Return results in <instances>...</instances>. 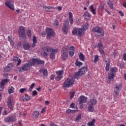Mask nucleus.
I'll use <instances>...</instances> for the list:
<instances>
[{
  "instance_id": "obj_4",
  "label": "nucleus",
  "mask_w": 126,
  "mask_h": 126,
  "mask_svg": "<svg viewBox=\"0 0 126 126\" xmlns=\"http://www.w3.org/2000/svg\"><path fill=\"white\" fill-rule=\"evenodd\" d=\"M88 68L87 66H84L79 69V71L77 72H75V74L78 76H81L82 75H84L86 72H87V70Z\"/></svg>"
},
{
  "instance_id": "obj_26",
  "label": "nucleus",
  "mask_w": 126,
  "mask_h": 126,
  "mask_svg": "<svg viewBox=\"0 0 126 126\" xmlns=\"http://www.w3.org/2000/svg\"><path fill=\"white\" fill-rule=\"evenodd\" d=\"M32 47H33V48H34V47H35V46H36V44H37V37H36V36L34 35L33 36V38H32Z\"/></svg>"
},
{
  "instance_id": "obj_64",
  "label": "nucleus",
  "mask_w": 126,
  "mask_h": 126,
  "mask_svg": "<svg viewBox=\"0 0 126 126\" xmlns=\"http://www.w3.org/2000/svg\"><path fill=\"white\" fill-rule=\"evenodd\" d=\"M57 9H58V10H59V11H60V10H62V7L58 6L57 7Z\"/></svg>"
},
{
  "instance_id": "obj_62",
  "label": "nucleus",
  "mask_w": 126,
  "mask_h": 126,
  "mask_svg": "<svg viewBox=\"0 0 126 126\" xmlns=\"http://www.w3.org/2000/svg\"><path fill=\"white\" fill-rule=\"evenodd\" d=\"M54 78H55V75H52L50 79L51 80H54Z\"/></svg>"
},
{
  "instance_id": "obj_36",
  "label": "nucleus",
  "mask_w": 126,
  "mask_h": 126,
  "mask_svg": "<svg viewBox=\"0 0 126 126\" xmlns=\"http://www.w3.org/2000/svg\"><path fill=\"white\" fill-rule=\"evenodd\" d=\"M88 110L90 112H94V105L89 104Z\"/></svg>"
},
{
  "instance_id": "obj_61",
  "label": "nucleus",
  "mask_w": 126,
  "mask_h": 126,
  "mask_svg": "<svg viewBox=\"0 0 126 126\" xmlns=\"http://www.w3.org/2000/svg\"><path fill=\"white\" fill-rule=\"evenodd\" d=\"M76 112H77V110H71V113H72V114L76 113Z\"/></svg>"
},
{
  "instance_id": "obj_8",
  "label": "nucleus",
  "mask_w": 126,
  "mask_h": 126,
  "mask_svg": "<svg viewBox=\"0 0 126 126\" xmlns=\"http://www.w3.org/2000/svg\"><path fill=\"white\" fill-rule=\"evenodd\" d=\"M16 117L13 115H11L4 118L5 123H12L16 122Z\"/></svg>"
},
{
  "instance_id": "obj_39",
  "label": "nucleus",
  "mask_w": 126,
  "mask_h": 126,
  "mask_svg": "<svg viewBox=\"0 0 126 126\" xmlns=\"http://www.w3.org/2000/svg\"><path fill=\"white\" fill-rule=\"evenodd\" d=\"M107 4L108 5H109V6H110L111 9H113L114 8V4H113V2H112V1L109 0L108 2H107Z\"/></svg>"
},
{
  "instance_id": "obj_14",
  "label": "nucleus",
  "mask_w": 126,
  "mask_h": 126,
  "mask_svg": "<svg viewBox=\"0 0 126 126\" xmlns=\"http://www.w3.org/2000/svg\"><path fill=\"white\" fill-rule=\"evenodd\" d=\"M87 102V97L82 95L80 97L79 104H85Z\"/></svg>"
},
{
  "instance_id": "obj_31",
  "label": "nucleus",
  "mask_w": 126,
  "mask_h": 126,
  "mask_svg": "<svg viewBox=\"0 0 126 126\" xmlns=\"http://www.w3.org/2000/svg\"><path fill=\"white\" fill-rule=\"evenodd\" d=\"M30 99H31V97L28 95H24L23 96V101H29Z\"/></svg>"
},
{
  "instance_id": "obj_52",
  "label": "nucleus",
  "mask_w": 126,
  "mask_h": 126,
  "mask_svg": "<svg viewBox=\"0 0 126 126\" xmlns=\"http://www.w3.org/2000/svg\"><path fill=\"white\" fill-rule=\"evenodd\" d=\"M18 57H14L13 58V61L14 62H18Z\"/></svg>"
},
{
  "instance_id": "obj_5",
  "label": "nucleus",
  "mask_w": 126,
  "mask_h": 126,
  "mask_svg": "<svg viewBox=\"0 0 126 126\" xmlns=\"http://www.w3.org/2000/svg\"><path fill=\"white\" fill-rule=\"evenodd\" d=\"M93 32L97 33L98 36L103 37L105 34L104 32L102 31V29L99 27H95L93 29Z\"/></svg>"
},
{
  "instance_id": "obj_29",
  "label": "nucleus",
  "mask_w": 126,
  "mask_h": 126,
  "mask_svg": "<svg viewBox=\"0 0 126 126\" xmlns=\"http://www.w3.org/2000/svg\"><path fill=\"white\" fill-rule=\"evenodd\" d=\"M79 58L82 62H84V61H85V56L83 55V53H80Z\"/></svg>"
},
{
  "instance_id": "obj_34",
  "label": "nucleus",
  "mask_w": 126,
  "mask_h": 126,
  "mask_svg": "<svg viewBox=\"0 0 126 126\" xmlns=\"http://www.w3.org/2000/svg\"><path fill=\"white\" fill-rule=\"evenodd\" d=\"M118 70V68L117 67H112L111 69L110 70V72H111L112 73H116Z\"/></svg>"
},
{
  "instance_id": "obj_23",
  "label": "nucleus",
  "mask_w": 126,
  "mask_h": 126,
  "mask_svg": "<svg viewBox=\"0 0 126 126\" xmlns=\"http://www.w3.org/2000/svg\"><path fill=\"white\" fill-rule=\"evenodd\" d=\"M31 47V45L28 42H25L23 44V48L24 50H29Z\"/></svg>"
},
{
  "instance_id": "obj_46",
  "label": "nucleus",
  "mask_w": 126,
  "mask_h": 126,
  "mask_svg": "<svg viewBox=\"0 0 126 126\" xmlns=\"http://www.w3.org/2000/svg\"><path fill=\"white\" fill-rule=\"evenodd\" d=\"M34 87H35V84L34 83L32 84L30 88H29V91L30 92L32 91V90H33V89L34 88Z\"/></svg>"
},
{
  "instance_id": "obj_9",
  "label": "nucleus",
  "mask_w": 126,
  "mask_h": 126,
  "mask_svg": "<svg viewBox=\"0 0 126 126\" xmlns=\"http://www.w3.org/2000/svg\"><path fill=\"white\" fill-rule=\"evenodd\" d=\"M6 6L8 7L11 10H14V5H13V2L11 0H7L5 2Z\"/></svg>"
},
{
  "instance_id": "obj_49",
  "label": "nucleus",
  "mask_w": 126,
  "mask_h": 126,
  "mask_svg": "<svg viewBox=\"0 0 126 126\" xmlns=\"http://www.w3.org/2000/svg\"><path fill=\"white\" fill-rule=\"evenodd\" d=\"M99 51L100 55H102V57H104V56H105V52H104V50L103 49H99Z\"/></svg>"
},
{
  "instance_id": "obj_19",
  "label": "nucleus",
  "mask_w": 126,
  "mask_h": 126,
  "mask_svg": "<svg viewBox=\"0 0 126 126\" xmlns=\"http://www.w3.org/2000/svg\"><path fill=\"white\" fill-rule=\"evenodd\" d=\"M70 50L71 51L69 52V56H70V57H73L74 55L75 47H74L73 46H71L70 47Z\"/></svg>"
},
{
  "instance_id": "obj_47",
  "label": "nucleus",
  "mask_w": 126,
  "mask_h": 126,
  "mask_svg": "<svg viewBox=\"0 0 126 126\" xmlns=\"http://www.w3.org/2000/svg\"><path fill=\"white\" fill-rule=\"evenodd\" d=\"M98 59H99V56L98 55H96L94 56V63H97Z\"/></svg>"
},
{
  "instance_id": "obj_16",
  "label": "nucleus",
  "mask_w": 126,
  "mask_h": 126,
  "mask_svg": "<svg viewBox=\"0 0 126 126\" xmlns=\"http://www.w3.org/2000/svg\"><path fill=\"white\" fill-rule=\"evenodd\" d=\"M85 33V31L82 28H81L78 30V35L79 37H82L83 35Z\"/></svg>"
},
{
  "instance_id": "obj_2",
  "label": "nucleus",
  "mask_w": 126,
  "mask_h": 126,
  "mask_svg": "<svg viewBox=\"0 0 126 126\" xmlns=\"http://www.w3.org/2000/svg\"><path fill=\"white\" fill-rule=\"evenodd\" d=\"M74 84V78L69 77L63 84V88H67Z\"/></svg>"
},
{
  "instance_id": "obj_63",
  "label": "nucleus",
  "mask_w": 126,
  "mask_h": 126,
  "mask_svg": "<svg viewBox=\"0 0 126 126\" xmlns=\"http://www.w3.org/2000/svg\"><path fill=\"white\" fill-rule=\"evenodd\" d=\"M50 126H58L56 125V124H54L53 123L51 122L50 123Z\"/></svg>"
},
{
  "instance_id": "obj_7",
  "label": "nucleus",
  "mask_w": 126,
  "mask_h": 126,
  "mask_svg": "<svg viewBox=\"0 0 126 126\" xmlns=\"http://www.w3.org/2000/svg\"><path fill=\"white\" fill-rule=\"evenodd\" d=\"M68 21L67 20H65L63 24V27L62 29V31L63 33L65 34H67V32H68Z\"/></svg>"
},
{
  "instance_id": "obj_48",
  "label": "nucleus",
  "mask_w": 126,
  "mask_h": 126,
  "mask_svg": "<svg viewBox=\"0 0 126 126\" xmlns=\"http://www.w3.org/2000/svg\"><path fill=\"white\" fill-rule=\"evenodd\" d=\"M27 33L29 38H31V30H28Z\"/></svg>"
},
{
  "instance_id": "obj_15",
  "label": "nucleus",
  "mask_w": 126,
  "mask_h": 126,
  "mask_svg": "<svg viewBox=\"0 0 126 126\" xmlns=\"http://www.w3.org/2000/svg\"><path fill=\"white\" fill-rule=\"evenodd\" d=\"M91 17H92V15L89 13L88 11H86L84 14V18L86 20H90L91 19Z\"/></svg>"
},
{
  "instance_id": "obj_44",
  "label": "nucleus",
  "mask_w": 126,
  "mask_h": 126,
  "mask_svg": "<svg viewBox=\"0 0 126 126\" xmlns=\"http://www.w3.org/2000/svg\"><path fill=\"white\" fill-rule=\"evenodd\" d=\"M54 26L56 28V29H58V26H59V22L58 21V20H55Z\"/></svg>"
},
{
  "instance_id": "obj_58",
  "label": "nucleus",
  "mask_w": 126,
  "mask_h": 126,
  "mask_svg": "<svg viewBox=\"0 0 126 126\" xmlns=\"http://www.w3.org/2000/svg\"><path fill=\"white\" fill-rule=\"evenodd\" d=\"M119 13H120V14H121V16H125V14H124V13L122 11H120Z\"/></svg>"
},
{
  "instance_id": "obj_18",
  "label": "nucleus",
  "mask_w": 126,
  "mask_h": 126,
  "mask_svg": "<svg viewBox=\"0 0 126 126\" xmlns=\"http://www.w3.org/2000/svg\"><path fill=\"white\" fill-rule=\"evenodd\" d=\"M96 103L97 100H96V98H95V97L91 98L89 102V105H93L94 106H95V105H96Z\"/></svg>"
},
{
  "instance_id": "obj_55",
  "label": "nucleus",
  "mask_w": 126,
  "mask_h": 126,
  "mask_svg": "<svg viewBox=\"0 0 126 126\" xmlns=\"http://www.w3.org/2000/svg\"><path fill=\"white\" fill-rule=\"evenodd\" d=\"M123 60L126 62V53H125L124 54H123Z\"/></svg>"
},
{
  "instance_id": "obj_41",
  "label": "nucleus",
  "mask_w": 126,
  "mask_h": 126,
  "mask_svg": "<svg viewBox=\"0 0 126 126\" xmlns=\"http://www.w3.org/2000/svg\"><path fill=\"white\" fill-rule=\"evenodd\" d=\"M82 64H83V63H81V62L76 61L75 62V65H76V66H78L79 67H80V66H81Z\"/></svg>"
},
{
  "instance_id": "obj_10",
  "label": "nucleus",
  "mask_w": 126,
  "mask_h": 126,
  "mask_svg": "<svg viewBox=\"0 0 126 126\" xmlns=\"http://www.w3.org/2000/svg\"><path fill=\"white\" fill-rule=\"evenodd\" d=\"M122 87H123V86L121 83L116 84L115 86L114 93H115L116 95H119V93H120V91L122 90Z\"/></svg>"
},
{
  "instance_id": "obj_40",
  "label": "nucleus",
  "mask_w": 126,
  "mask_h": 126,
  "mask_svg": "<svg viewBox=\"0 0 126 126\" xmlns=\"http://www.w3.org/2000/svg\"><path fill=\"white\" fill-rule=\"evenodd\" d=\"M81 119V114H79L78 116L76 117V119H75V121L77 122V123H78L79 122V120Z\"/></svg>"
},
{
  "instance_id": "obj_54",
  "label": "nucleus",
  "mask_w": 126,
  "mask_h": 126,
  "mask_svg": "<svg viewBox=\"0 0 126 126\" xmlns=\"http://www.w3.org/2000/svg\"><path fill=\"white\" fill-rule=\"evenodd\" d=\"M47 109V107H44L41 111V113H42V114H43V113H45V112L46 111V110Z\"/></svg>"
},
{
  "instance_id": "obj_51",
  "label": "nucleus",
  "mask_w": 126,
  "mask_h": 126,
  "mask_svg": "<svg viewBox=\"0 0 126 126\" xmlns=\"http://www.w3.org/2000/svg\"><path fill=\"white\" fill-rule=\"evenodd\" d=\"M8 40L9 42H10V43H11V44H12V45H13L14 44L13 43V41H12V39H11V38H10V37L8 36Z\"/></svg>"
},
{
  "instance_id": "obj_27",
  "label": "nucleus",
  "mask_w": 126,
  "mask_h": 126,
  "mask_svg": "<svg viewBox=\"0 0 126 126\" xmlns=\"http://www.w3.org/2000/svg\"><path fill=\"white\" fill-rule=\"evenodd\" d=\"M90 9L93 14H96V9L94 8V5L93 4L91 5L90 7Z\"/></svg>"
},
{
  "instance_id": "obj_37",
  "label": "nucleus",
  "mask_w": 126,
  "mask_h": 126,
  "mask_svg": "<svg viewBox=\"0 0 126 126\" xmlns=\"http://www.w3.org/2000/svg\"><path fill=\"white\" fill-rule=\"evenodd\" d=\"M73 35H77L78 33V29H76V28H75L73 29L72 32Z\"/></svg>"
},
{
  "instance_id": "obj_32",
  "label": "nucleus",
  "mask_w": 126,
  "mask_h": 126,
  "mask_svg": "<svg viewBox=\"0 0 126 126\" xmlns=\"http://www.w3.org/2000/svg\"><path fill=\"white\" fill-rule=\"evenodd\" d=\"M39 111H34L32 114V117L33 118H34V119H37V118H38V117H39Z\"/></svg>"
},
{
  "instance_id": "obj_22",
  "label": "nucleus",
  "mask_w": 126,
  "mask_h": 126,
  "mask_svg": "<svg viewBox=\"0 0 126 126\" xmlns=\"http://www.w3.org/2000/svg\"><path fill=\"white\" fill-rule=\"evenodd\" d=\"M39 72L41 73H43V76L44 77L48 76V70L46 69H40L39 70Z\"/></svg>"
},
{
  "instance_id": "obj_12",
  "label": "nucleus",
  "mask_w": 126,
  "mask_h": 126,
  "mask_svg": "<svg viewBox=\"0 0 126 126\" xmlns=\"http://www.w3.org/2000/svg\"><path fill=\"white\" fill-rule=\"evenodd\" d=\"M30 67H31V66L29 63H25L22 67L19 68V71H26V70H28Z\"/></svg>"
},
{
  "instance_id": "obj_11",
  "label": "nucleus",
  "mask_w": 126,
  "mask_h": 126,
  "mask_svg": "<svg viewBox=\"0 0 126 126\" xmlns=\"http://www.w3.org/2000/svg\"><path fill=\"white\" fill-rule=\"evenodd\" d=\"M46 33L47 35L48 38L51 39V37H53V36H54L55 32L52 29L47 28V29H46Z\"/></svg>"
},
{
  "instance_id": "obj_24",
  "label": "nucleus",
  "mask_w": 126,
  "mask_h": 126,
  "mask_svg": "<svg viewBox=\"0 0 126 126\" xmlns=\"http://www.w3.org/2000/svg\"><path fill=\"white\" fill-rule=\"evenodd\" d=\"M108 77L109 80H114V78H115V74L114 73L109 72L108 73Z\"/></svg>"
},
{
  "instance_id": "obj_57",
  "label": "nucleus",
  "mask_w": 126,
  "mask_h": 126,
  "mask_svg": "<svg viewBox=\"0 0 126 126\" xmlns=\"http://www.w3.org/2000/svg\"><path fill=\"white\" fill-rule=\"evenodd\" d=\"M74 103H72L70 105V108H72V109H73L74 108Z\"/></svg>"
},
{
  "instance_id": "obj_60",
  "label": "nucleus",
  "mask_w": 126,
  "mask_h": 126,
  "mask_svg": "<svg viewBox=\"0 0 126 126\" xmlns=\"http://www.w3.org/2000/svg\"><path fill=\"white\" fill-rule=\"evenodd\" d=\"M20 63H21V60L20 59H19L18 60L17 65H19Z\"/></svg>"
},
{
  "instance_id": "obj_3",
  "label": "nucleus",
  "mask_w": 126,
  "mask_h": 126,
  "mask_svg": "<svg viewBox=\"0 0 126 126\" xmlns=\"http://www.w3.org/2000/svg\"><path fill=\"white\" fill-rule=\"evenodd\" d=\"M68 49L69 48L67 46H64L62 49V58L64 61L66 60V59H67V57L68 56V55L67 54L68 53Z\"/></svg>"
},
{
  "instance_id": "obj_25",
  "label": "nucleus",
  "mask_w": 126,
  "mask_h": 126,
  "mask_svg": "<svg viewBox=\"0 0 126 126\" xmlns=\"http://www.w3.org/2000/svg\"><path fill=\"white\" fill-rule=\"evenodd\" d=\"M68 15H69V20L70 21V24H71V25H72V24H73V18H72V13H71V12H69Z\"/></svg>"
},
{
  "instance_id": "obj_21",
  "label": "nucleus",
  "mask_w": 126,
  "mask_h": 126,
  "mask_svg": "<svg viewBox=\"0 0 126 126\" xmlns=\"http://www.w3.org/2000/svg\"><path fill=\"white\" fill-rule=\"evenodd\" d=\"M37 63V59L33 58L32 60L30 61L29 63V64L30 66H32V65H35Z\"/></svg>"
},
{
  "instance_id": "obj_33",
  "label": "nucleus",
  "mask_w": 126,
  "mask_h": 126,
  "mask_svg": "<svg viewBox=\"0 0 126 126\" xmlns=\"http://www.w3.org/2000/svg\"><path fill=\"white\" fill-rule=\"evenodd\" d=\"M8 105L11 110H13V106H12V100L9 99L8 100Z\"/></svg>"
},
{
  "instance_id": "obj_20",
  "label": "nucleus",
  "mask_w": 126,
  "mask_h": 126,
  "mask_svg": "<svg viewBox=\"0 0 126 126\" xmlns=\"http://www.w3.org/2000/svg\"><path fill=\"white\" fill-rule=\"evenodd\" d=\"M12 63H9L7 66L4 67L5 71H10L12 68Z\"/></svg>"
},
{
  "instance_id": "obj_42",
  "label": "nucleus",
  "mask_w": 126,
  "mask_h": 126,
  "mask_svg": "<svg viewBox=\"0 0 126 126\" xmlns=\"http://www.w3.org/2000/svg\"><path fill=\"white\" fill-rule=\"evenodd\" d=\"M36 63H38V64H44V62L43 61L40 60V59H36Z\"/></svg>"
},
{
  "instance_id": "obj_56",
  "label": "nucleus",
  "mask_w": 126,
  "mask_h": 126,
  "mask_svg": "<svg viewBox=\"0 0 126 126\" xmlns=\"http://www.w3.org/2000/svg\"><path fill=\"white\" fill-rule=\"evenodd\" d=\"M32 96H36V95H37V91H34L32 92Z\"/></svg>"
},
{
  "instance_id": "obj_17",
  "label": "nucleus",
  "mask_w": 126,
  "mask_h": 126,
  "mask_svg": "<svg viewBox=\"0 0 126 126\" xmlns=\"http://www.w3.org/2000/svg\"><path fill=\"white\" fill-rule=\"evenodd\" d=\"M8 81H9V80L7 79H3L0 83V88H2V89H3L4 88V85H5L6 83H8Z\"/></svg>"
},
{
  "instance_id": "obj_45",
  "label": "nucleus",
  "mask_w": 126,
  "mask_h": 126,
  "mask_svg": "<svg viewBox=\"0 0 126 126\" xmlns=\"http://www.w3.org/2000/svg\"><path fill=\"white\" fill-rule=\"evenodd\" d=\"M43 8L46 9L47 8V9H54V7L52 6H46V5H43Z\"/></svg>"
},
{
  "instance_id": "obj_59",
  "label": "nucleus",
  "mask_w": 126,
  "mask_h": 126,
  "mask_svg": "<svg viewBox=\"0 0 126 126\" xmlns=\"http://www.w3.org/2000/svg\"><path fill=\"white\" fill-rule=\"evenodd\" d=\"M71 113V109H67L66 110V113L67 114H70Z\"/></svg>"
},
{
  "instance_id": "obj_43",
  "label": "nucleus",
  "mask_w": 126,
  "mask_h": 126,
  "mask_svg": "<svg viewBox=\"0 0 126 126\" xmlns=\"http://www.w3.org/2000/svg\"><path fill=\"white\" fill-rule=\"evenodd\" d=\"M74 94H75V92L74 91H71L70 93V99H72L73 97H74Z\"/></svg>"
},
{
  "instance_id": "obj_38",
  "label": "nucleus",
  "mask_w": 126,
  "mask_h": 126,
  "mask_svg": "<svg viewBox=\"0 0 126 126\" xmlns=\"http://www.w3.org/2000/svg\"><path fill=\"white\" fill-rule=\"evenodd\" d=\"M14 92V88L13 87H10L8 89V93L9 94H12Z\"/></svg>"
},
{
  "instance_id": "obj_35",
  "label": "nucleus",
  "mask_w": 126,
  "mask_h": 126,
  "mask_svg": "<svg viewBox=\"0 0 126 126\" xmlns=\"http://www.w3.org/2000/svg\"><path fill=\"white\" fill-rule=\"evenodd\" d=\"M89 126H95V119H93L92 121L88 123Z\"/></svg>"
},
{
  "instance_id": "obj_28",
  "label": "nucleus",
  "mask_w": 126,
  "mask_h": 126,
  "mask_svg": "<svg viewBox=\"0 0 126 126\" xmlns=\"http://www.w3.org/2000/svg\"><path fill=\"white\" fill-rule=\"evenodd\" d=\"M106 63V66H105V70L106 71H108L109 69H110V62H109V60H107L105 61Z\"/></svg>"
},
{
  "instance_id": "obj_30",
  "label": "nucleus",
  "mask_w": 126,
  "mask_h": 126,
  "mask_svg": "<svg viewBox=\"0 0 126 126\" xmlns=\"http://www.w3.org/2000/svg\"><path fill=\"white\" fill-rule=\"evenodd\" d=\"M88 27H89V24H88V23H86L84 24L83 26H82L81 28L84 29L85 31H86V30L88 29Z\"/></svg>"
},
{
  "instance_id": "obj_13",
  "label": "nucleus",
  "mask_w": 126,
  "mask_h": 126,
  "mask_svg": "<svg viewBox=\"0 0 126 126\" xmlns=\"http://www.w3.org/2000/svg\"><path fill=\"white\" fill-rule=\"evenodd\" d=\"M56 73L57 74V76L56 77V80L58 81H60L62 78H63V70H58L57 71Z\"/></svg>"
},
{
  "instance_id": "obj_50",
  "label": "nucleus",
  "mask_w": 126,
  "mask_h": 126,
  "mask_svg": "<svg viewBox=\"0 0 126 126\" xmlns=\"http://www.w3.org/2000/svg\"><path fill=\"white\" fill-rule=\"evenodd\" d=\"M97 48H99V50L102 49L101 48L103 47V45H102V43H100L99 44H97L95 46Z\"/></svg>"
},
{
  "instance_id": "obj_1",
  "label": "nucleus",
  "mask_w": 126,
  "mask_h": 126,
  "mask_svg": "<svg viewBox=\"0 0 126 126\" xmlns=\"http://www.w3.org/2000/svg\"><path fill=\"white\" fill-rule=\"evenodd\" d=\"M43 51L44 52L42 54L43 57H47V56H48V53L51 52L50 58L51 60H54V59L56 58V54L59 52L58 49H51V47H44Z\"/></svg>"
},
{
  "instance_id": "obj_53",
  "label": "nucleus",
  "mask_w": 126,
  "mask_h": 126,
  "mask_svg": "<svg viewBox=\"0 0 126 126\" xmlns=\"http://www.w3.org/2000/svg\"><path fill=\"white\" fill-rule=\"evenodd\" d=\"M24 91H26V88H22L20 90V93H24Z\"/></svg>"
},
{
  "instance_id": "obj_6",
  "label": "nucleus",
  "mask_w": 126,
  "mask_h": 126,
  "mask_svg": "<svg viewBox=\"0 0 126 126\" xmlns=\"http://www.w3.org/2000/svg\"><path fill=\"white\" fill-rule=\"evenodd\" d=\"M19 35L20 38H23L24 40H26V35H25V28L24 27H19Z\"/></svg>"
}]
</instances>
